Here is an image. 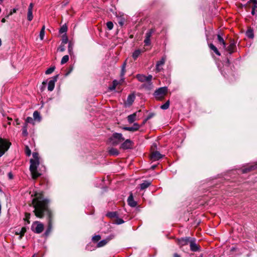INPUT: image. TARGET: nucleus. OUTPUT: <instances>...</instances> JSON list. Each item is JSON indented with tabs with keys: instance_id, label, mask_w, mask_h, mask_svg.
Returning <instances> with one entry per match:
<instances>
[{
	"instance_id": "f257e3e1",
	"label": "nucleus",
	"mask_w": 257,
	"mask_h": 257,
	"mask_svg": "<svg viewBox=\"0 0 257 257\" xmlns=\"http://www.w3.org/2000/svg\"><path fill=\"white\" fill-rule=\"evenodd\" d=\"M49 202V200L44 198L43 194L39 193L35 194V198L32 200V204L34 208V212L37 217L42 218L45 213L49 215L48 227L45 232L46 236L49 235L52 228L50 212L48 208Z\"/></svg>"
},
{
	"instance_id": "f03ea898",
	"label": "nucleus",
	"mask_w": 257,
	"mask_h": 257,
	"mask_svg": "<svg viewBox=\"0 0 257 257\" xmlns=\"http://www.w3.org/2000/svg\"><path fill=\"white\" fill-rule=\"evenodd\" d=\"M30 170L31 171L32 178L36 179L40 176V174L37 172V168L39 165L40 162L39 160H30Z\"/></svg>"
},
{
	"instance_id": "7ed1b4c3",
	"label": "nucleus",
	"mask_w": 257,
	"mask_h": 257,
	"mask_svg": "<svg viewBox=\"0 0 257 257\" xmlns=\"http://www.w3.org/2000/svg\"><path fill=\"white\" fill-rule=\"evenodd\" d=\"M124 140L122 135L120 133H115L109 138V141L113 146H116Z\"/></svg>"
},
{
	"instance_id": "20e7f679",
	"label": "nucleus",
	"mask_w": 257,
	"mask_h": 257,
	"mask_svg": "<svg viewBox=\"0 0 257 257\" xmlns=\"http://www.w3.org/2000/svg\"><path fill=\"white\" fill-rule=\"evenodd\" d=\"M11 143L6 140L0 138V157L9 149Z\"/></svg>"
},
{
	"instance_id": "39448f33",
	"label": "nucleus",
	"mask_w": 257,
	"mask_h": 257,
	"mask_svg": "<svg viewBox=\"0 0 257 257\" xmlns=\"http://www.w3.org/2000/svg\"><path fill=\"white\" fill-rule=\"evenodd\" d=\"M167 87H162L158 88L154 92V96L158 100H162L167 92Z\"/></svg>"
},
{
	"instance_id": "423d86ee",
	"label": "nucleus",
	"mask_w": 257,
	"mask_h": 257,
	"mask_svg": "<svg viewBox=\"0 0 257 257\" xmlns=\"http://www.w3.org/2000/svg\"><path fill=\"white\" fill-rule=\"evenodd\" d=\"M31 230L36 233H41L44 230V225L40 221H36L32 223Z\"/></svg>"
},
{
	"instance_id": "0eeeda50",
	"label": "nucleus",
	"mask_w": 257,
	"mask_h": 257,
	"mask_svg": "<svg viewBox=\"0 0 257 257\" xmlns=\"http://www.w3.org/2000/svg\"><path fill=\"white\" fill-rule=\"evenodd\" d=\"M236 42L234 40H230L229 45L228 47L226 46V48H223L227 51L230 54L234 53L236 50Z\"/></svg>"
},
{
	"instance_id": "6e6552de",
	"label": "nucleus",
	"mask_w": 257,
	"mask_h": 257,
	"mask_svg": "<svg viewBox=\"0 0 257 257\" xmlns=\"http://www.w3.org/2000/svg\"><path fill=\"white\" fill-rule=\"evenodd\" d=\"M191 239V237H188L182 238L181 239H178L177 243L180 246V247L183 250V247L189 244Z\"/></svg>"
},
{
	"instance_id": "1a4fd4ad",
	"label": "nucleus",
	"mask_w": 257,
	"mask_h": 257,
	"mask_svg": "<svg viewBox=\"0 0 257 257\" xmlns=\"http://www.w3.org/2000/svg\"><path fill=\"white\" fill-rule=\"evenodd\" d=\"M189 244L191 251H197L200 250V246L196 243V239L195 238H191Z\"/></svg>"
},
{
	"instance_id": "9d476101",
	"label": "nucleus",
	"mask_w": 257,
	"mask_h": 257,
	"mask_svg": "<svg viewBox=\"0 0 257 257\" xmlns=\"http://www.w3.org/2000/svg\"><path fill=\"white\" fill-rule=\"evenodd\" d=\"M58 77V75H57L54 76L51 80H50L48 83V89L50 91H52L55 87V82L57 81Z\"/></svg>"
},
{
	"instance_id": "9b49d317",
	"label": "nucleus",
	"mask_w": 257,
	"mask_h": 257,
	"mask_svg": "<svg viewBox=\"0 0 257 257\" xmlns=\"http://www.w3.org/2000/svg\"><path fill=\"white\" fill-rule=\"evenodd\" d=\"M166 57L163 56L161 60L158 61L156 64V71L159 72L161 71L162 69V66L164 65L166 61Z\"/></svg>"
},
{
	"instance_id": "f8f14e48",
	"label": "nucleus",
	"mask_w": 257,
	"mask_h": 257,
	"mask_svg": "<svg viewBox=\"0 0 257 257\" xmlns=\"http://www.w3.org/2000/svg\"><path fill=\"white\" fill-rule=\"evenodd\" d=\"M133 142L129 139L125 140L120 146V148L123 150L131 149L132 147Z\"/></svg>"
},
{
	"instance_id": "ddd939ff",
	"label": "nucleus",
	"mask_w": 257,
	"mask_h": 257,
	"mask_svg": "<svg viewBox=\"0 0 257 257\" xmlns=\"http://www.w3.org/2000/svg\"><path fill=\"white\" fill-rule=\"evenodd\" d=\"M163 156L158 151H154L151 153V158L153 161H157L162 158Z\"/></svg>"
},
{
	"instance_id": "4468645a",
	"label": "nucleus",
	"mask_w": 257,
	"mask_h": 257,
	"mask_svg": "<svg viewBox=\"0 0 257 257\" xmlns=\"http://www.w3.org/2000/svg\"><path fill=\"white\" fill-rule=\"evenodd\" d=\"M152 76L151 75H149L148 76H146V82L147 84H144L143 85V87H146L148 89H150L152 87V83L151 82V80L152 79Z\"/></svg>"
},
{
	"instance_id": "2eb2a0df",
	"label": "nucleus",
	"mask_w": 257,
	"mask_h": 257,
	"mask_svg": "<svg viewBox=\"0 0 257 257\" xmlns=\"http://www.w3.org/2000/svg\"><path fill=\"white\" fill-rule=\"evenodd\" d=\"M140 128V125L138 123H134L133 126L124 127L123 130L130 132H135Z\"/></svg>"
},
{
	"instance_id": "dca6fc26",
	"label": "nucleus",
	"mask_w": 257,
	"mask_h": 257,
	"mask_svg": "<svg viewBox=\"0 0 257 257\" xmlns=\"http://www.w3.org/2000/svg\"><path fill=\"white\" fill-rule=\"evenodd\" d=\"M135 97L136 96L134 94H130L127 98L125 104L128 106L132 105L135 100Z\"/></svg>"
},
{
	"instance_id": "f3484780",
	"label": "nucleus",
	"mask_w": 257,
	"mask_h": 257,
	"mask_svg": "<svg viewBox=\"0 0 257 257\" xmlns=\"http://www.w3.org/2000/svg\"><path fill=\"white\" fill-rule=\"evenodd\" d=\"M128 205L131 207H136L137 205V202L134 200L132 194H131L127 199Z\"/></svg>"
},
{
	"instance_id": "a211bd4d",
	"label": "nucleus",
	"mask_w": 257,
	"mask_h": 257,
	"mask_svg": "<svg viewBox=\"0 0 257 257\" xmlns=\"http://www.w3.org/2000/svg\"><path fill=\"white\" fill-rule=\"evenodd\" d=\"M136 120H137V112H135L127 116V121L130 123L134 122Z\"/></svg>"
},
{
	"instance_id": "6ab92c4d",
	"label": "nucleus",
	"mask_w": 257,
	"mask_h": 257,
	"mask_svg": "<svg viewBox=\"0 0 257 257\" xmlns=\"http://www.w3.org/2000/svg\"><path fill=\"white\" fill-rule=\"evenodd\" d=\"M217 37L218 43L223 46V48H226V43L223 37L220 34H217Z\"/></svg>"
},
{
	"instance_id": "aec40b11",
	"label": "nucleus",
	"mask_w": 257,
	"mask_h": 257,
	"mask_svg": "<svg viewBox=\"0 0 257 257\" xmlns=\"http://www.w3.org/2000/svg\"><path fill=\"white\" fill-rule=\"evenodd\" d=\"M257 168V164L254 165H251L249 167L243 169L242 172L243 173H247L250 171L253 170Z\"/></svg>"
},
{
	"instance_id": "412c9836",
	"label": "nucleus",
	"mask_w": 257,
	"mask_h": 257,
	"mask_svg": "<svg viewBox=\"0 0 257 257\" xmlns=\"http://www.w3.org/2000/svg\"><path fill=\"white\" fill-rule=\"evenodd\" d=\"M144 51L140 50V49H137L135 50L134 53H133L132 57L134 58V60H136L138 57L140 55V54L144 52Z\"/></svg>"
},
{
	"instance_id": "4be33fe9",
	"label": "nucleus",
	"mask_w": 257,
	"mask_h": 257,
	"mask_svg": "<svg viewBox=\"0 0 257 257\" xmlns=\"http://www.w3.org/2000/svg\"><path fill=\"white\" fill-rule=\"evenodd\" d=\"M249 3H252L253 4L251 13L252 15H254L255 14V11L257 9V1L256 0H250Z\"/></svg>"
},
{
	"instance_id": "5701e85b",
	"label": "nucleus",
	"mask_w": 257,
	"mask_h": 257,
	"mask_svg": "<svg viewBox=\"0 0 257 257\" xmlns=\"http://www.w3.org/2000/svg\"><path fill=\"white\" fill-rule=\"evenodd\" d=\"M109 154L111 156H116L119 154V151L115 148H111L108 150Z\"/></svg>"
},
{
	"instance_id": "b1692460",
	"label": "nucleus",
	"mask_w": 257,
	"mask_h": 257,
	"mask_svg": "<svg viewBox=\"0 0 257 257\" xmlns=\"http://www.w3.org/2000/svg\"><path fill=\"white\" fill-rule=\"evenodd\" d=\"M209 48L214 51V52L218 56H220L221 54L218 50L217 48L213 44H209Z\"/></svg>"
},
{
	"instance_id": "393cba45",
	"label": "nucleus",
	"mask_w": 257,
	"mask_h": 257,
	"mask_svg": "<svg viewBox=\"0 0 257 257\" xmlns=\"http://www.w3.org/2000/svg\"><path fill=\"white\" fill-rule=\"evenodd\" d=\"M151 185V183L148 181H145L140 184V188L141 190H144Z\"/></svg>"
},
{
	"instance_id": "a878e982",
	"label": "nucleus",
	"mask_w": 257,
	"mask_h": 257,
	"mask_svg": "<svg viewBox=\"0 0 257 257\" xmlns=\"http://www.w3.org/2000/svg\"><path fill=\"white\" fill-rule=\"evenodd\" d=\"M245 34L249 38L252 39L254 37L253 31L251 28H249L247 30Z\"/></svg>"
},
{
	"instance_id": "bb28decb",
	"label": "nucleus",
	"mask_w": 257,
	"mask_h": 257,
	"mask_svg": "<svg viewBox=\"0 0 257 257\" xmlns=\"http://www.w3.org/2000/svg\"><path fill=\"white\" fill-rule=\"evenodd\" d=\"M108 241H109V239H103V240L100 241L97 243V246L98 247H100L103 246L105 244H106V243L108 242Z\"/></svg>"
},
{
	"instance_id": "cd10ccee",
	"label": "nucleus",
	"mask_w": 257,
	"mask_h": 257,
	"mask_svg": "<svg viewBox=\"0 0 257 257\" xmlns=\"http://www.w3.org/2000/svg\"><path fill=\"white\" fill-rule=\"evenodd\" d=\"M137 78L140 82H146V76L142 74H138Z\"/></svg>"
},
{
	"instance_id": "c85d7f7f",
	"label": "nucleus",
	"mask_w": 257,
	"mask_h": 257,
	"mask_svg": "<svg viewBox=\"0 0 257 257\" xmlns=\"http://www.w3.org/2000/svg\"><path fill=\"white\" fill-rule=\"evenodd\" d=\"M33 117L35 120H41L40 113L38 111H35L33 113Z\"/></svg>"
},
{
	"instance_id": "c756f323",
	"label": "nucleus",
	"mask_w": 257,
	"mask_h": 257,
	"mask_svg": "<svg viewBox=\"0 0 257 257\" xmlns=\"http://www.w3.org/2000/svg\"><path fill=\"white\" fill-rule=\"evenodd\" d=\"M45 27L43 26L40 32V38L41 40H43L44 36H45Z\"/></svg>"
},
{
	"instance_id": "7c9ffc66",
	"label": "nucleus",
	"mask_w": 257,
	"mask_h": 257,
	"mask_svg": "<svg viewBox=\"0 0 257 257\" xmlns=\"http://www.w3.org/2000/svg\"><path fill=\"white\" fill-rule=\"evenodd\" d=\"M69 60V56L66 55L64 56L61 61V64L62 65L65 64L67 63Z\"/></svg>"
},
{
	"instance_id": "2f4dec72",
	"label": "nucleus",
	"mask_w": 257,
	"mask_h": 257,
	"mask_svg": "<svg viewBox=\"0 0 257 257\" xmlns=\"http://www.w3.org/2000/svg\"><path fill=\"white\" fill-rule=\"evenodd\" d=\"M26 230V228L25 227H23L20 231H16L15 234L17 235L21 234L22 235H24Z\"/></svg>"
},
{
	"instance_id": "473e14b6",
	"label": "nucleus",
	"mask_w": 257,
	"mask_h": 257,
	"mask_svg": "<svg viewBox=\"0 0 257 257\" xmlns=\"http://www.w3.org/2000/svg\"><path fill=\"white\" fill-rule=\"evenodd\" d=\"M106 215L110 218H115L117 217V213L116 212H110Z\"/></svg>"
},
{
	"instance_id": "72a5a7b5",
	"label": "nucleus",
	"mask_w": 257,
	"mask_h": 257,
	"mask_svg": "<svg viewBox=\"0 0 257 257\" xmlns=\"http://www.w3.org/2000/svg\"><path fill=\"white\" fill-rule=\"evenodd\" d=\"M27 19L29 21H31L33 19L32 11L28 10Z\"/></svg>"
},
{
	"instance_id": "f704fd0d",
	"label": "nucleus",
	"mask_w": 257,
	"mask_h": 257,
	"mask_svg": "<svg viewBox=\"0 0 257 257\" xmlns=\"http://www.w3.org/2000/svg\"><path fill=\"white\" fill-rule=\"evenodd\" d=\"M22 134L24 136H27L28 135V133L27 132V124L26 123H25L24 125L23 126V127L22 129Z\"/></svg>"
},
{
	"instance_id": "c9c22d12",
	"label": "nucleus",
	"mask_w": 257,
	"mask_h": 257,
	"mask_svg": "<svg viewBox=\"0 0 257 257\" xmlns=\"http://www.w3.org/2000/svg\"><path fill=\"white\" fill-rule=\"evenodd\" d=\"M170 105V101L168 100L165 104L161 106V108L164 110L167 109L169 108Z\"/></svg>"
},
{
	"instance_id": "e433bc0d",
	"label": "nucleus",
	"mask_w": 257,
	"mask_h": 257,
	"mask_svg": "<svg viewBox=\"0 0 257 257\" xmlns=\"http://www.w3.org/2000/svg\"><path fill=\"white\" fill-rule=\"evenodd\" d=\"M125 65H126V63L124 62L123 64L122 67H121V74H120L121 77H123V76L124 75V74L125 73Z\"/></svg>"
},
{
	"instance_id": "4c0bfd02",
	"label": "nucleus",
	"mask_w": 257,
	"mask_h": 257,
	"mask_svg": "<svg viewBox=\"0 0 257 257\" xmlns=\"http://www.w3.org/2000/svg\"><path fill=\"white\" fill-rule=\"evenodd\" d=\"M106 27L108 30H111L113 29V24L112 22H108L106 23Z\"/></svg>"
},
{
	"instance_id": "58836bf2",
	"label": "nucleus",
	"mask_w": 257,
	"mask_h": 257,
	"mask_svg": "<svg viewBox=\"0 0 257 257\" xmlns=\"http://www.w3.org/2000/svg\"><path fill=\"white\" fill-rule=\"evenodd\" d=\"M55 67L54 66L50 67L45 72L46 74H50L52 73L55 70Z\"/></svg>"
},
{
	"instance_id": "ea45409f",
	"label": "nucleus",
	"mask_w": 257,
	"mask_h": 257,
	"mask_svg": "<svg viewBox=\"0 0 257 257\" xmlns=\"http://www.w3.org/2000/svg\"><path fill=\"white\" fill-rule=\"evenodd\" d=\"M25 153L27 156H30L31 155V151L28 146L25 147Z\"/></svg>"
},
{
	"instance_id": "a19ab883",
	"label": "nucleus",
	"mask_w": 257,
	"mask_h": 257,
	"mask_svg": "<svg viewBox=\"0 0 257 257\" xmlns=\"http://www.w3.org/2000/svg\"><path fill=\"white\" fill-rule=\"evenodd\" d=\"M114 222L116 224H120L124 222V221L121 218H119L117 217L114 221Z\"/></svg>"
},
{
	"instance_id": "79ce46f5",
	"label": "nucleus",
	"mask_w": 257,
	"mask_h": 257,
	"mask_svg": "<svg viewBox=\"0 0 257 257\" xmlns=\"http://www.w3.org/2000/svg\"><path fill=\"white\" fill-rule=\"evenodd\" d=\"M30 216H31V214L30 213H25V217L24 218V220L25 221H27L28 223H30L29 219L30 218Z\"/></svg>"
},
{
	"instance_id": "37998d69",
	"label": "nucleus",
	"mask_w": 257,
	"mask_h": 257,
	"mask_svg": "<svg viewBox=\"0 0 257 257\" xmlns=\"http://www.w3.org/2000/svg\"><path fill=\"white\" fill-rule=\"evenodd\" d=\"M153 33V30L152 29L150 30L149 32H148L146 34V38H145L150 39Z\"/></svg>"
},
{
	"instance_id": "c03bdc74",
	"label": "nucleus",
	"mask_w": 257,
	"mask_h": 257,
	"mask_svg": "<svg viewBox=\"0 0 257 257\" xmlns=\"http://www.w3.org/2000/svg\"><path fill=\"white\" fill-rule=\"evenodd\" d=\"M68 50L69 54L71 55L73 50V45L71 42L69 43Z\"/></svg>"
},
{
	"instance_id": "a18cd8bd",
	"label": "nucleus",
	"mask_w": 257,
	"mask_h": 257,
	"mask_svg": "<svg viewBox=\"0 0 257 257\" xmlns=\"http://www.w3.org/2000/svg\"><path fill=\"white\" fill-rule=\"evenodd\" d=\"M101 238V236L99 235H96L92 237V240L94 242L98 241Z\"/></svg>"
},
{
	"instance_id": "49530a36",
	"label": "nucleus",
	"mask_w": 257,
	"mask_h": 257,
	"mask_svg": "<svg viewBox=\"0 0 257 257\" xmlns=\"http://www.w3.org/2000/svg\"><path fill=\"white\" fill-rule=\"evenodd\" d=\"M33 118L31 117H27L26 119V122L25 123H26L27 124L29 123H33Z\"/></svg>"
},
{
	"instance_id": "de8ad7c7",
	"label": "nucleus",
	"mask_w": 257,
	"mask_h": 257,
	"mask_svg": "<svg viewBox=\"0 0 257 257\" xmlns=\"http://www.w3.org/2000/svg\"><path fill=\"white\" fill-rule=\"evenodd\" d=\"M33 157L34 159H32L33 160H39V155L37 153H33Z\"/></svg>"
},
{
	"instance_id": "09e8293b",
	"label": "nucleus",
	"mask_w": 257,
	"mask_h": 257,
	"mask_svg": "<svg viewBox=\"0 0 257 257\" xmlns=\"http://www.w3.org/2000/svg\"><path fill=\"white\" fill-rule=\"evenodd\" d=\"M67 28L66 26H63L60 30V33H63L64 32H66L67 31Z\"/></svg>"
},
{
	"instance_id": "8fccbe9b",
	"label": "nucleus",
	"mask_w": 257,
	"mask_h": 257,
	"mask_svg": "<svg viewBox=\"0 0 257 257\" xmlns=\"http://www.w3.org/2000/svg\"><path fill=\"white\" fill-rule=\"evenodd\" d=\"M144 43H145V45L148 46L150 44V39L148 38H145L144 40Z\"/></svg>"
},
{
	"instance_id": "3c124183",
	"label": "nucleus",
	"mask_w": 257,
	"mask_h": 257,
	"mask_svg": "<svg viewBox=\"0 0 257 257\" xmlns=\"http://www.w3.org/2000/svg\"><path fill=\"white\" fill-rule=\"evenodd\" d=\"M67 42H68L67 37L66 36L63 37L62 43L63 44H66V43H67Z\"/></svg>"
},
{
	"instance_id": "603ef678",
	"label": "nucleus",
	"mask_w": 257,
	"mask_h": 257,
	"mask_svg": "<svg viewBox=\"0 0 257 257\" xmlns=\"http://www.w3.org/2000/svg\"><path fill=\"white\" fill-rule=\"evenodd\" d=\"M113 86L110 88V89L111 90L114 89L115 88L116 85L117 84V81L116 80H114L113 81Z\"/></svg>"
},
{
	"instance_id": "864d4df0",
	"label": "nucleus",
	"mask_w": 257,
	"mask_h": 257,
	"mask_svg": "<svg viewBox=\"0 0 257 257\" xmlns=\"http://www.w3.org/2000/svg\"><path fill=\"white\" fill-rule=\"evenodd\" d=\"M58 50H59V51H61V52H63V51L65 50L64 46H63V45H61V46L59 47V48H58Z\"/></svg>"
},
{
	"instance_id": "5fc2aeb1",
	"label": "nucleus",
	"mask_w": 257,
	"mask_h": 257,
	"mask_svg": "<svg viewBox=\"0 0 257 257\" xmlns=\"http://www.w3.org/2000/svg\"><path fill=\"white\" fill-rule=\"evenodd\" d=\"M154 116V114H150L149 115H148L147 116V118H146V119L145 120V121L144 122V123H145L147 120H149V119H150L151 118H152L153 116Z\"/></svg>"
},
{
	"instance_id": "6e6d98bb",
	"label": "nucleus",
	"mask_w": 257,
	"mask_h": 257,
	"mask_svg": "<svg viewBox=\"0 0 257 257\" xmlns=\"http://www.w3.org/2000/svg\"><path fill=\"white\" fill-rule=\"evenodd\" d=\"M33 4L31 3L29 6L28 10L33 11Z\"/></svg>"
},
{
	"instance_id": "4d7b16f0",
	"label": "nucleus",
	"mask_w": 257,
	"mask_h": 257,
	"mask_svg": "<svg viewBox=\"0 0 257 257\" xmlns=\"http://www.w3.org/2000/svg\"><path fill=\"white\" fill-rule=\"evenodd\" d=\"M8 177L10 179H12L13 178V175L11 172L9 173Z\"/></svg>"
},
{
	"instance_id": "13d9d810",
	"label": "nucleus",
	"mask_w": 257,
	"mask_h": 257,
	"mask_svg": "<svg viewBox=\"0 0 257 257\" xmlns=\"http://www.w3.org/2000/svg\"><path fill=\"white\" fill-rule=\"evenodd\" d=\"M73 70V67H71L70 68V70L66 74V75H68L69 74H70L71 73V72Z\"/></svg>"
},
{
	"instance_id": "bf43d9fd",
	"label": "nucleus",
	"mask_w": 257,
	"mask_h": 257,
	"mask_svg": "<svg viewBox=\"0 0 257 257\" xmlns=\"http://www.w3.org/2000/svg\"><path fill=\"white\" fill-rule=\"evenodd\" d=\"M173 257H181V256L177 253H175L173 255Z\"/></svg>"
},
{
	"instance_id": "052dcab7",
	"label": "nucleus",
	"mask_w": 257,
	"mask_h": 257,
	"mask_svg": "<svg viewBox=\"0 0 257 257\" xmlns=\"http://www.w3.org/2000/svg\"><path fill=\"white\" fill-rule=\"evenodd\" d=\"M16 123H17V125L20 124V122H19V120L18 119H17L16 120Z\"/></svg>"
},
{
	"instance_id": "680f3d73",
	"label": "nucleus",
	"mask_w": 257,
	"mask_h": 257,
	"mask_svg": "<svg viewBox=\"0 0 257 257\" xmlns=\"http://www.w3.org/2000/svg\"><path fill=\"white\" fill-rule=\"evenodd\" d=\"M19 235H20V236L19 237V239H21L24 235H22L21 234H19Z\"/></svg>"
},
{
	"instance_id": "e2e57ef3",
	"label": "nucleus",
	"mask_w": 257,
	"mask_h": 257,
	"mask_svg": "<svg viewBox=\"0 0 257 257\" xmlns=\"http://www.w3.org/2000/svg\"><path fill=\"white\" fill-rule=\"evenodd\" d=\"M5 21H6V20H5V19L4 18L2 20V23H5Z\"/></svg>"
},
{
	"instance_id": "0e129e2a",
	"label": "nucleus",
	"mask_w": 257,
	"mask_h": 257,
	"mask_svg": "<svg viewBox=\"0 0 257 257\" xmlns=\"http://www.w3.org/2000/svg\"><path fill=\"white\" fill-rule=\"evenodd\" d=\"M2 45V41H1V39H0V46Z\"/></svg>"
},
{
	"instance_id": "69168bd1",
	"label": "nucleus",
	"mask_w": 257,
	"mask_h": 257,
	"mask_svg": "<svg viewBox=\"0 0 257 257\" xmlns=\"http://www.w3.org/2000/svg\"><path fill=\"white\" fill-rule=\"evenodd\" d=\"M155 167H156V166H152L153 169H155Z\"/></svg>"
},
{
	"instance_id": "338daca9",
	"label": "nucleus",
	"mask_w": 257,
	"mask_h": 257,
	"mask_svg": "<svg viewBox=\"0 0 257 257\" xmlns=\"http://www.w3.org/2000/svg\"><path fill=\"white\" fill-rule=\"evenodd\" d=\"M154 147H157L156 144L154 145Z\"/></svg>"
},
{
	"instance_id": "774afa93",
	"label": "nucleus",
	"mask_w": 257,
	"mask_h": 257,
	"mask_svg": "<svg viewBox=\"0 0 257 257\" xmlns=\"http://www.w3.org/2000/svg\"><path fill=\"white\" fill-rule=\"evenodd\" d=\"M43 84H46V83L45 82H43Z\"/></svg>"
}]
</instances>
